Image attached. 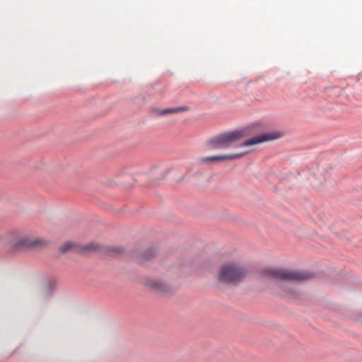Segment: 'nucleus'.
Returning a JSON list of instances; mask_svg holds the SVG:
<instances>
[{"instance_id":"nucleus-2","label":"nucleus","mask_w":362,"mask_h":362,"mask_svg":"<svg viewBox=\"0 0 362 362\" xmlns=\"http://www.w3.org/2000/svg\"><path fill=\"white\" fill-rule=\"evenodd\" d=\"M247 128L226 132L218 134L207 142V146L210 149L227 148L233 144L240 141L248 134Z\"/></svg>"},{"instance_id":"nucleus-1","label":"nucleus","mask_w":362,"mask_h":362,"mask_svg":"<svg viewBox=\"0 0 362 362\" xmlns=\"http://www.w3.org/2000/svg\"><path fill=\"white\" fill-rule=\"evenodd\" d=\"M8 240L13 250L23 252L32 249L42 248L48 245V241L41 238H32L14 231L9 234Z\"/></svg>"},{"instance_id":"nucleus-5","label":"nucleus","mask_w":362,"mask_h":362,"mask_svg":"<svg viewBox=\"0 0 362 362\" xmlns=\"http://www.w3.org/2000/svg\"><path fill=\"white\" fill-rule=\"evenodd\" d=\"M247 152L230 153L226 155H216L211 156H204L199 158L198 161L201 164H211L226 160L238 159L243 157Z\"/></svg>"},{"instance_id":"nucleus-4","label":"nucleus","mask_w":362,"mask_h":362,"mask_svg":"<svg viewBox=\"0 0 362 362\" xmlns=\"http://www.w3.org/2000/svg\"><path fill=\"white\" fill-rule=\"evenodd\" d=\"M247 273V270L238 263H226L218 271V279L226 284H236L245 277Z\"/></svg>"},{"instance_id":"nucleus-7","label":"nucleus","mask_w":362,"mask_h":362,"mask_svg":"<svg viewBox=\"0 0 362 362\" xmlns=\"http://www.w3.org/2000/svg\"><path fill=\"white\" fill-rule=\"evenodd\" d=\"M147 285L150 288L157 291L166 292L168 290V285L158 279L151 280L147 283Z\"/></svg>"},{"instance_id":"nucleus-9","label":"nucleus","mask_w":362,"mask_h":362,"mask_svg":"<svg viewBox=\"0 0 362 362\" xmlns=\"http://www.w3.org/2000/svg\"><path fill=\"white\" fill-rule=\"evenodd\" d=\"M74 247L73 243H66L65 244L62 245L60 247V250L62 252H66L69 251V250L72 249Z\"/></svg>"},{"instance_id":"nucleus-10","label":"nucleus","mask_w":362,"mask_h":362,"mask_svg":"<svg viewBox=\"0 0 362 362\" xmlns=\"http://www.w3.org/2000/svg\"><path fill=\"white\" fill-rule=\"evenodd\" d=\"M87 249L91 250H98V247L95 246V245H90L87 246Z\"/></svg>"},{"instance_id":"nucleus-3","label":"nucleus","mask_w":362,"mask_h":362,"mask_svg":"<svg viewBox=\"0 0 362 362\" xmlns=\"http://www.w3.org/2000/svg\"><path fill=\"white\" fill-rule=\"evenodd\" d=\"M261 273L265 277L295 281H305L310 279L312 276L309 272L305 271L290 270L273 267L264 268Z\"/></svg>"},{"instance_id":"nucleus-11","label":"nucleus","mask_w":362,"mask_h":362,"mask_svg":"<svg viewBox=\"0 0 362 362\" xmlns=\"http://www.w3.org/2000/svg\"><path fill=\"white\" fill-rule=\"evenodd\" d=\"M150 253H151V256H153V254L152 251H151Z\"/></svg>"},{"instance_id":"nucleus-8","label":"nucleus","mask_w":362,"mask_h":362,"mask_svg":"<svg viewBox=\"0 0 362 362\" xmlns=\"http://www.w3.org/2000/svg\"><path fill=\"white\" fill-rule=\"evenodd\" d=\"M187 110H188V107H185V106L177 107H173V108H166V109L160 110L158 112V115L161 116V115H168V114L177 113V112L186 111Z\"/></svg>"},{"instance_id":"nucleus-6","label":"nucleus","mask_w":362,"mask_h":362,"mask_svg":"<svg viewBox=\"0 0 362 362\" xmlns=\"http://www.w3.org/2000/svg\"><path fill=\"white\" fill-rule=\"evenodd\" d=\"M283 136V133L279 131L272 132L269 133H266L262 135H259L255 137H252L250 139L240 144L241 146H249L255 144H258L262 142L272 141L277 139Z\"/></svg>"}]
</instances>
